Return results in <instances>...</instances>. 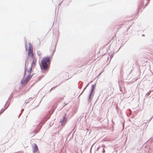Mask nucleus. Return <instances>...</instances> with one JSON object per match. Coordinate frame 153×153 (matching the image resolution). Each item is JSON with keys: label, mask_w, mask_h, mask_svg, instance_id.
<instances>
[{"label": "nucleus", "mask_w": 153, "mask_h": 153, "mask_svg": "<svg viewBox=\"0 0 153 153\" xmlns=\"http://www.w3.org/2000/svg\"><path fill=\"white\" fill-rule=\"evenodd\" d=\"M27 50V48H26V51Z\"/></svg>", "instance_id": "obj_7"}, {"label": "nucleus", "mask_w": 153, "mask_h": 153, "mask_svg": "<svg viewBox=\"0 0 153 153\" xmlns=\"http://www.w3.org/2000/svg\"><path fill=\"white\" fill-rule=\"evenodd\" d=\"M32 68L33 66L32 65H26L24 76L21 81V83L22 85H26L31 78L32 75H30V74Z\"/></svg>", "instance_id": "obj_1"}, {"label": "nucleus", "mask_w": 153, "mask_h": 153, "mask_svg": "<svg viewBox=\"0 0 153 153\" xmlns=\"http://www.w3.org/2000/svg\"><path fill=\"white\" fill-rule=\"evenodd\" d=\"M92 91H91V93H90V95H89V99H90V98H91V94H92Z\"/></svg>", "instance_id": "obj_6"}, {"label": "nucleus", "mask_w": 153, "mask_h": 153, "mask_svg": "<svg viewBox=\"0 0 153 153\" xmlns=\"http://www.w3.org/2000/svg\"><path fill=\"white\" fill-rule=\"evenodd\" d=\"M50 58L49 57H44L41 61V68L43 69H46L48 65L50 64Z\"/></svg>", "instance_id": "obj_3"}, {"label": "nucleus", "mask_w": 153, "mask_h": 153, "mask_svg": "<svg viewBox=\"0 0 153 153\" xmlns=\"http://www.w3.org/2000/svg\"><path fill=\"white\" fill-rule=\"evenodd\" d=\"M38 150V148L36 144H34V147L33 148V152H37Z\"/></svg>", "instance_id": "obj_4"}, {"label": "nucleus", "mask_w": 153, "mask_h": 153, "mask_svg": "<svg viewBox=\"0 0 153 153\" xmlns=\"http://www.w3.org/2000/svg\"><path fill=\"white\" fill-rule=\"evenodd\" d=\"M66 114H65V116H64L63 117L62 119L60 120V122L62 123H65L66 122V120H65V118L66 117Z\"/></svg>", "instance_id": "obj_5"}, {"label": "nucleus", "mask_w": 153, "mask_h": 153, "mask_svg": "<svg viewBox=\"0 0 153 153\" xmlns=\"http://www.w3.org/2000/svg\"><path fill=\"white\" fill-rule=\"evenodd\" d=\"M33 49L32 45L30 43H29V49L28 50V57L27 59L28 61H30L31 62L32 61V64L30 65H32V66L33 65H36V58L33 56Z\"/></svg>", "instance_id": "obj_2"}]
</instances>
